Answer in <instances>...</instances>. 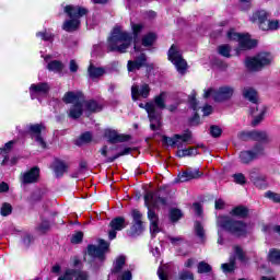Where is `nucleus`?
Listing matches in <instances>:
<instances>
[{
    "label": "nucleus",
    "mask_w": 280,
    "mask_h": 280,
    "mask_svg": "<svg viewBox=\"0 0 280 280\" xmlns=\"http://www.w3.org/2000/svg\"><path fill=\"white\" fill-rule=\"evenodd\" d=\"M132 223L131 228L127 231L129 237H139L145 231V224L143 223V214L139 211H133L131 213Z\"/></svg>",
    "instance_id": "11"
},
{
    "label": "nucleus",
    "mask_w": 280,
    "mask_h": 280,
    "mask_svg": "<svg viewBox=\"0 0 280 280\" xmlns=\"http://www.w3.org/2000/svg\"><path fill=\"white\" fill-rule=\"evenodd\" d=\"M234 254L235 257H237L242 261V264H246V261H248V258H246V254L244 253V249H242V247L234 246Z\"/></svg>",
    "instance_id": "45"
},
{
    "label": "nucleus",
    "mask_w": 280,
    "mask_h": 280,
    "mask_svg": "<svg viewBox=\"0 0 280 280\" xmlns=\"http://www.w3.org/2000/svg\"><path fill=\"white\" fill-rule=\"evenodd\" d=\"M148 62V58L145 54H141L140 56L136 57L135 60H129L127 63V69L129 73H137L141 67H145Z\"/></svg>",
    "instance_id": "19"
},
{
    "label": "nucleus",
    "mask_w": 280,
    "mask_h": 280,
    "mask_svg": "<svg viewBox=\"0 0 280 280\" xmlns=\"http://www.w3.org/2000/svg\"><path fill=\"white\" fill-rule=\"evenodd\" d=\"M109 247H110V243L101 238L98 240V246H95V245L88 246V255L93 259H101L102 261L106 253H108Z\"/></svg>",
    "instance_id": "14"
},
{
    "label": "nucleus",
    "mask_w": 280,
    "mask_h": 280,
    "mask_svg": "<svg viewBox=\"0 0 280 280\" xmlns=\"http://www.w3.org/2000/svg\"><path fill=\"white\" fill-rule=\"evenodd\" d=\"M165 100H167V93L161 92L153 98V102L145 104V112L148 113L151 130H160V128L163 126L162 110L167 108Z\"/></svg>",
    "instance_id": "1"
},
{
    "label": "nucleus",
    "mask_w": 280,
    "mask_h": 280,
    "mask_svg": "<svg viewBox=\"0 0 280 280\" xmlns=\"http://www.w3.org/2000/svg\"><path fill=\"white\" fill-rule=\"evenodd\" d=\"M180 280H194V273L191 271H182L179 272Z\"/></svg>",
    "instance_id": "54"
},
{
    "label": "nucleus",
    "mask_w": 280,
    "mask_h": 280,
    "mask_svg": "<svg viewBox=\"0 0 280 280\" xmlns=\"http://www.w3.org/2000/svg\"><path fill=\"white\" fill-rule=\"evenodd\" d=\"M63 102L66 104H80V102H84L82 100V93L80 92H67L63 95Z\"/></svg>",
    "instance_id": "28"
},
{
    "label": "nucleus",
    "mask_w": 280,
    "mask_h": 280,
    "mask_svg": "<svg viewBox=\"0 0 280 280\" xmlns=\"http://www.w3.org/2000/svg\"><path fill=\"white\" fill-rule=\"evenodd\" d=\"M150 91H152V89L148 83H142L141 85L133 84L131 86V98L133 102L141 100V97L142 100H148V97H150Z\"/></svg>",
    "instance_id": "15"
},
{
    "label": "nucleus",
    "mask_w": 280,
    "mask_h": 280,
    "mask_svg": "<svg viewBox=\"0 0 280 280\" xmlns=\"http://www.w3.org/2000/svg\"><path fill=\"white\" fill-rule=\"evenodd\" d=\"M83 106H85L86 110L90 113H100V110H102V105L97 104L95 101L83 102Z\"/></svg>",
    "instance_id": "38"
},
{
    "label": "nucleus",
    "mask_w": 280,
    "mask_h": 280,
    "mask_svg": "<svg viewBox=\"0 0 280 280\" xmlns=\"http://www.w3.org/2000/svg\"><path fill=\"white\" fill-rule=\"evenodd\" d=\"M38 178H40V168L34 166L22 175L21 183H23V185H32L38 183Z\"/></svg>",
    "instance_id": "16"
},
{
    "label": "nucleus",
    "mask_w": 280,
    "mask_h": 280,
    "mask_svg": "<svg viewBox=\"0 0 280 280\" xmlns=\"http://www.w3.org/2000/svg\"><path fill=\"white\" fill-rule=\"evenodd\" d=\"M82 143H89L91 141V139H93V136L91 135V132H85L80 137Z\"/></svg>",
    "instance_id": "59"
},
{
    "label": "nucleus",
    "mask_w": 280,
    "mask_h": 280,
    "mask_svg": "<svg viewBox=\"0 0 280 280\" xmlns=\"http://www.w3.org/2000/svg\"><path fill=\"white\" fill-rule=\"evenodd\" d=\"M32 242H34V237L30 236V235H25L23 238V244L24 246H30V244H32Z\"/></svg>",
    "instance_id": "64"
},
{
    "label": "nucleus",
    "mask_w": 280,
    "mask_h": 280,
    "mask_svg": "<svg viewBox=\"0 0 280 280\" xmlns=\"http://www.w3.org/2000/svg\"><path fill=\"white\" fill-rule=\"evenodd\" d=\"M202 113H203L205 117H209V115H211V113H213V107L211 105H206L202 108Z\"/></svg>",
    "instance_id": "61"
},
{
    "label": "nucleus",
    "mask_w": 280,
    "mask_h": 280,
    "mask_svg": "<svg viewBox=\"0 0 280 280\" xmlns=\"http://www.w3.org/2000/svg\"><path fill=\"white\" fill-rule=\"evenodd\" d=\"M109 226L114 231H124V229H126L128 226V223H126V218L116 217L110 221Z\"/></svg>",
    "instance_id": "32"
},
{
    "label": "nucleus",
    "mask_w": 280,
    "mask_h": 280,
    "mask_svg": "<svg viewBox=\"0 0 280 280\" xmlns=\"http://www.w3.org/2000/svg\"><path fill=\"white\" fill-rule=\"evenodd\" d=\"M218 51L220 56H223V58H231V46L229 45H221L218 47Z\"/></svg>",
    "instance_id": "47"
},
{
    "label": "nucleus",
    "mask_w": 280,
    "mask_h": 280,
    "mask_svg": "<svg viewBox=\"0 0 280 280\" xmlns=\"http://www.w3.org/2000/svg\"><path fill=\"white\" fill-rule=\"evenodd\" d=\"M176 154L179 159H184L185 156H196L198 154V149L196 148L179 149L177 150Z\"/></svg>",
    "instance_id": "36"
},
{
    "label": "nucleus",
    "mask_w": 280,
    "mask_h": 280,
    "mask_svg": "<svg viewBox=\"0 0 280 280\" xmlns=\"http://www.w3.org/2000/svg\"><path fill=\"white\" fill-rule=\"evenodd\" d=\"M88 73L92 80H97V78H102V75L106 73V70H104V68H97L93 65H90Z\"/></svg>",
    "instance_id": "33"
},
{
    "label": "nucleus",
    "mask_w": 280,
    "mask_h": 280,
    "mask_svg": "<svg viewBox=\"0 0 280 280\" xmlns=\"http://www.w3.org/2000/svg\"><path fill=\"white\" fill-rule=\"evenodd\" d=\"M211 270H213L212 267H211V265H209V264L206 262V261H200V262L198 264V266H197V272H198L199 275H207V273L211 272Z\"/></svg>",
    "instance_id": "41"
},
{
    "label": "nucleus",
    "mask_w": 280,
    "mask_h": 280,
    "mask_svg": "<svg viewBox=\"0 0 280 280\" xmlns=\"http://www.w3.org/2000/svg\"><path fill=\"white\" fill-rule=\"evenodd\" d=\"M255 155L253 154V151H243L240 153V161L244 165H248V163H253L255 161Z\"/></svg>",
    "instance_id": "35"
},
{
    "label": "nucleus",
    "mask_w": 280,
    "mask_h": 280,
    "mask_svg": "<svg viewBox=\"0 0 280 280\" xmlns=\"http://www.w3.org/2000/svg\"><path fill=\"white\" fill-rule=\"evenodd\" d=\"M194 233L197 240H199L200 244H205V242H207V231L200 221H195Z\"/></svg>",
    "instance_id": "25"
},
{
    "label": "nucleus",
    "mask_w": 280,
    "mask_h": 280,
    "mask_svg": "<svg viewBox=\"0 0 280 280\" xmlns=\"http://www.w3.org/2000/svg\"><path fill=\"white\" fill-rule=\"evenodd\" d=\"M234 94L235 88L231 85H223L219 89L209 88L207 90H203V98L209 100V97H212L214 102H229V100H231Z\"/></svg>",
    "instance_id": "6"
},
{
    "label": "nucleus",
    "mask_w": 280,
    "mask_h": 280,
    "mask_svg": "<svg viewBox=\"0 0 280 280\" xmlns=\"http://www.w3.org/2000/svg\"><path fill=\"white\" fill-rule=\"evenodd\" d=\"M250 139H254V141H259L260 143H270V136L266 131H250L249 132Z\"/></svg>",
    "instance_id": "30"
},
{
    "label": "nucleus",
    "mask_w": 280,
    "mask_h": 280,
    "mask_svg": "<svg viewBox=\"0 0 280 280\" xmlns=\"http://www.w3.org/2000/svg\"><path fill=\"white\" fill-rule=\"evenodd\" d=\"M254 155V159H259V156H264L265 148L261 144H256L253 150H249Z\"/></svg>",
    "instance_id": "46"
},
{
    "label": "nucleus",
    "mask_w": 280,
    "mask_h": 280,
    "mask_svg": "<svg viewBox=\"0 0 280 280\" xmlns=\"http://www.w3.org/2000/svg\"><path fill=\"white\" fill-rule=\"evenodd\" d=\"M144 205H147L149 210L161 209V207L167 205V199L163 197V190H158L155 192L148 191L144 195Z\"/></svg>",
    "instance_id": "10"
},
{
    "label": "nucleus",
    "mask_w": 280,
    "mask_h": 280,
    "mask_svg": "<svg viewBox=\"0 0 280 280\" xmlns=\"http://www.w3.org/2000/svg\"><path fill=\"white\" fill-rule=\"evenodd\" d=\"M180 218H183V212H180V211H171V213H170L171 221L178 222V220H180Z\"/></svg>",
    "instance_id": "53"
},
{
    "label": "nucleus",
    "mask_w": 280,
    "mask_h": 280,
    "mask_svg": "<svg viewBox=\"0 0 280 280\" xmlns=\"http://www.w3.org/2000/svg\"><path fill=\"white\" fill-rule=\"evenodd\" d=\"M132 43V35L121 30V26L114 27L110 37L108 38V50L126 54V49Z\"/></svg>",
    "instance_id": "2"
},
{
    "label": "nucleus",
    "mask_w": 280,
    "mask_h": 280,
    "mask_svg": "<svg viewBox=\"0 0 280 280\" xmlns=\"http://www.w3.org/2000/svg\"><path fill=\"white\" fill-rule=\"evenodd\" d=\"M105 139H107L109 143H124V141H128L127 136L119 135L117 131L110 129L105 130Z\"/></svg>",
    "instance_id": "24"
},
{
    "label": "nucleus",
    "mask_w": 280,
    "mask_h": 280,
    "mask_svg": "<svg viewBox=\"0 0 280 280\" xmlns=\"http://www.w3.org/2000/svg\"><path fill=\"white\" fill-rule=\"evenodd\" d=\"M124 266H126V257L119 256L114 264L108 280L115 279V277H117V280H132V272L129 269L124 270Z\"/></svg>",
    "instance_id": "8"
},
{
    "label": "nucleus",
    "mask_w": 280,
    "mask_h": 280,
    "mask_svg": "<svg viewBox=\"0 0 280 280\" xmlns=\"http://www.w3.org/2000/svg\"><path fill=\"white\" fill-rule=\"evenodd\" d=\"M28 130H30L31 135L34 136L35 141L38 142L40 148H47V142H45V140L40 136V132H43V130H45V125H43V124L30 125Z\"/></svg>",
    "instance_id": "20"
},
{
    "label": "nucleus",
    "mask_w": 280,
    "mask_h": 280,
    "mask_svg": "<svg viewBox=\"0 0 280 280\" xmlns=\"http://www.w3.org/2000/svg\"><path fill=\"white\" fill-rule=\"evenodd\" d=\"M158 277L160 280H167V275H165V266L158 269Z\"/></svg>",
    "instance_id": "57"
},
{
    "label": "nucleus",
    "mask_w": 280,
    "mask_h": 280,
    "mask_svg": "<svg viewBox=\"0 0 280 280\" xmlns=\"http://www.w3.org/2000/svg\"><path fill=\"white\" fill-rule=\"evenodd\" d=\"M168 240H170L171 244H173L174 246H178V244H182V242H183V237H180V236H176V237L170 236Z\"/></svg>",
    "instance_id": "60"
},
{
    "label": "nucleus",
    "mask_w": 280,
    "mask_h": 280,
    "mask_svg": "<svg viewBox=\"0 0 280 280\" xmlns=\"http://www.w3.org/2000/svg\"><path fill=\"white\" fill-rule=\"evenodd\" d=\"M12 145H14V141L7 142L4 148L0 149V154H8L12 150Z\"/></svg>",
    "instance_id": "56"
},
{
    "label": "nucleus",
    "mask_w": 280,
    "mask_h": 280,
    "mask_svg": "<svg viewBox=\"0 0 280 280\" xmlns=\"http://www.w3.org/2000/svg\"><path fill=\"white\" fill-rule=\"evenodd\" d=\"M189 141H191V131H186L183 135H174V137L170 138L167 136H163L162 137V142L165 145H171V148H178V150H180V148H183L184 143H189Z\"/></svg>",
    "instance_id": "13"
},
{
    "label": "nucleus",
    "mask_w": 280,
    "mask_h": 280,
    "mask_svg": "<svg viewBox=\"0 0 280 280\" xmlns=\"http://www.w3.org/2000/svg\"><path fill=\"white\" fill-rule=\"evenodd\" d=\"M279 27H280V22L278 20H272V21L267 20L266 25L262 24L264 32H268V30H271V31L279 30Z\"/></svg>",
    "instance_id": "42"
},
{
    "label": "nucleus",
    "mask_w": 280,
    "mask_h": 280,
    "mask_svg": "<svg viewBox=\"0 0 280 280\" xmlns=\"http://www.w3.org/2000/svg\"><path fill=\"white\" fill-rule=\"evenodd\" d=\"M69 69L71 71V73H77L79 67H78V62H75V60H70V65H69Z\"/></svg>",
    "instance_id": "62"
},
{
    "label": "nucleus",
    "mask_w": 280,
    "mask_h": 280,
    "mask_svg": "<svg viewBox=\"0 0 280 280\" xmlns=\"http://www.w3.org/2000/svg\"><path fill=\"white\" fill-rule=\"evenodd\" d=\"M148 218L150 222V233L154 237L158 233H161V228L159 226V214L155 211H149Z\"/></svg>",
    "instance_id": "22"
},
{
    "label": "nucleus",
    "mask_w": 280,
    "mask_h": 280,
    "mask_svg": "<svg viewBox=\"0 0 280 280\" xmlns=\"http://www.w3.org/2000/svg\"><path fill=\"white\" fill-rule=\"evenodd\" d=\"M217 226L224 229L234 237H244L248 233V226L242 221H237L232 217H218Z\"/></svg>",
    "instance_id": "4"
},
{
    "label": "nucleus",
    "mask_w": 280,
    "mask_h": 280,
    "mask_svg": "<svg viewBox=\"0 0 280 280\" xmlns=\"http://www.w3.org/2000/svg\"><path fill=\"white\" fill-rule=\"evenodd\" d=\"M201 176L202 172H200V170L188 168L178 175L175 183H187L188 180H194L196 178H200Z\"/></svg>",
    "instance_id": "17"
},
{
    "label": "nucleus",
    "mask_w": 280,
    "mask_h": 280,
    "mask_svg": "<svg viewBox=\"0 0 280 280\" xmlns=\"http://www.w3.org/2000/svg\"><path fill=\"white\" fill-rule=\"evenodd\" d=\"M233 178H234V182L237 183V185H244L246 183V177L242 173L234 174Z\"/></svg>",
    "instance_id": "52"
},
{
    "label": "nucleus",
    "mask_w": 280,
    "mask_h": 280,
    "mask_svg": "<svg viewBox=\"0 0 280 280\" xmlns=\"http://www.w3.org/2000/svg\"><path fill=\"white\" fill-rule=\"evenodd\" d=\"M249 20L252 23H258L260 30H264V25H266L268 21V12H266V10L256 11L253 13Z\"/></svg>",
    "instance_id": "23"
},
{
    "label": "nucleus",
    "mask_w": 280,
    "mask_h": 280,
    "mask_svg": "<svg viewBox=\"0 0 280 280\" xmlns=\"http://www.w3.org/2000/svg\"><path fill=\"white\" fill-rule=\"evenodd\" d=\"M214 209H217L218 211H222L226 209V203L222 199H217L214 202Z\"/></svg>",
    "instance_id": "55"
},
{
    "label": "nucleus",
    "mask_w": 280,
    "mask_h": 280,
    "mask_svg": "<svg viewBox=\"0 0 280 280\" xmlns=\"http://www.w3.org/2000/svg\"><path fill=\"white\" fill-rule=\"evenodd\" d=\"M228 38L230 40H237L240 49H253V47H257V40L250 39L249 35L236 33L234 30L228 32Z\"/></svg>",
    "instance_id": "12"
},
{
    "label": "nucleus",
    "mask_w": 280,
    "mask_h": 280,
    "mask_svg": "<svg viewBox=\"0 0 280 280\" xmlns=\"http://www.w3.org/2000/svg\"><path fill=\"white\" fill-rule=\"evenodd\" d=\"M240 8L242 10H250V0H240Z\"/></svg>",
    "instance_id": "58"
},
{
    "label": "nucleus",
    "mask_w": 280,
    "mask_h": 280,
    "mask_svg": "<svg viewBox=\"0 0 280 280\" xmlns=\"http://www.w3.org/2000/svg\"><path fill=\"white\" fill-rule=\"evenodd\" d=\"M36 36L37 38H42V40H54V35L47 31L38 32Z\"/></svg>",
    "instance_id": "49"
},
{
    "label": "nucleus",
    "mask_w": 280,
    "mask_h": 280,
    "mask_svg": "<svg viewBox=\"0 0 280 280\" xmlns=\"http://www.w3.org/2000/svg\"><path fill=\"white\" fill-rule=\"evenodd\" d=\"M31 98L36 100L43 95H47L49 93V84L47 83H38L32 84L30 88Z\"/></svg>",
    "instance_id": "21"
},
{
    "label": "nucleus",
    "mask_w": 280,
    "mask_h": 280,
    "mask_svg": "<svg viewBox=\"0 0 280 280\" xmlns=\"http://www.w3.org/2000/svg\"><path fill=\"white\" fill-rule=\"evenodd\" d=\"M82 113H84V102H79L70 107L69 117H71V119H80Z\"/></svg>",
    "instance_id": "27"
},
{
    "label": "nucleus",
    "mask_w": 280,
    "mask_h": 280,
    "mask_svg": "<svg viewBox=\"0 0 280 280\" xmlns=\"http://www.w3.org/2000/svg\"><path fill=\"white\" fill-rule=\"evenodd\" d=\"M132 149L130 148H125L122 151H120L118 154L114 155V156H109L106 159V163H113L114 161H117V159H119V156H126L128 154H130Z\"/></svg>",
    "instance_id": "44"
},
{
    "label": "nucleus",
    "mask_w": 280,
    "mask_h": 280,
    "mask_svg": "<svg viewBox=\"0 0 280 280\" xmlns=\"http://www.w3.org/2000/svg\"><path fill=\"white\" fill-rule=\"evenodd\" d=\"M46 69H48V71H52L54 73H60L62 69H65V63L59 60H52L48 62Z\"/></svg>",
    "instance_id": "34"
},
{
    "label": "nucleus",
    "mask_w": 280,
    "mask_h": 280,
    "mask_svg": "<svg viewBox=\"0 0 280 280\" xmlns=\"http://www.w3.org/2000/svg\"><path fill=\"white\" fill-rule=\"evenodd\" d=\"M271 62L272 55L260 52L255 57H247L245 59V67L247 71H261L264 67H268Z\"/></svg>",
    "instance_id": "7"
},
{
    "label": "nucleus",
    "mask_w": 280,
    "mask_h": 280,
    "mask_svg": "<svg viewBox=\"0 0 280 280\" xmlns=\"http://www.w3.org/2000/svg\"><path fill=\"white\" fill-rule=\"evenodd\" d=\"M145 26L141 23H131V31L133 34V43H135V51H140L139 46H137V40H139V36L143 33Z\"/></svg>",
    "instance_id": "26"
},
{
    "label": "nucleus",
    "mask_w": 280,
    "mask_h": 280,
    "mask_svg": "<svg viewBox=\"0 0 280 280\" xmlns=\"http://www.w3.org/2000/svg\"><path fill=\"white\" fill-rule=\"evenodd\" d=\"M221 268L223 272H233L235 270V259H232L230 262L222 264Z\"/></svg>",
    "instance_id": "48"
},
{
    "label": "nucleus",
    "mask_w": 280,
    "mask_h": 280,
    "mask_svg": "<svg viewBox=\"0 0 280 280\" xmlns=\"http://www.w3.org/2000/svg\"><path fill=\"white\" fill-rule=\"evenodd\" d=\"M51 229V224L49 221H42L40 224L37 225L36 231L39 235H45V233H49Z\"/></svg>",
    "instance_id": "40"
},
{
    "label": "nucleus",
    "mask_w": 280,
    "mask_h": 280,
    "mask_svg": "<svg viewBox=\"0 0 280 280\" xmlns=\"http://www.w3.org/2000/svg\"><path fill=\"white\" fill-rule=\"evenodd\" d=\"M42 198H43V195L40 194V191H36L31 196L32 202H36V201L40 200Z\"/></svg>",
    "instance_id": "63"
},
{
    "label": "nucleus",
    "mask_w": 280,
    "mask_h": 280,
    "mask_svg": "<svg viewBox=\"0 0 280 280\" xmlns=\"http://www.w3.org/2000/svg\"><path fill=\"white\" fill-rule=\"evenodd\" d=\"M210 135L211 137H214V138H218L222 135V128L215 126V125H212L210 127Z\"/></svg>",
    "instance_id": "51"
},
{
    "label": "nucleus",
    "mask_w": 280,
    "mask_h": 280,
    "mask_svg": "<svg viewBox=\"0 0 280 280\" xmlns=\"http://www.w3.org/2000/svg\"><path fill=\"white\" fill-rule=\"evenodd\" d=\"M65 12L71 20H67L63 23L62 30H65V32H75V30L80 27V19L86 15L89 11L82 7L67 5Z\"/></svg>",
    "instance_id": "5"
},
{
    "label": "nucleus",
    "mask_w": 280,
    "mask_h": 280,
    "mask_svg": "<svg viewBox=\"0 0 280 280\" xmlns=\"http://www.w3.org/2000/svg\"><path fill=\"white\" fill-rule=\"evenodd\" d=\"M268 200H270L271 202H275L276 205H280V194L279 192H275L272 190H268L265 192L264 195Z\"/></svg>",
    "instance_id": "43"
},
{
    "label": "nucleus",
    "mask_w": 280,
    "mask_h": 280,
    "mask_svg": "<svg viewBox=\"0 0 280 280\" xmlns=\"http://www.w3.org/2000/svg\"><path fill=\"white\" fill-rule=\"evenodd\" d=\"M156 40V34L148 33L142 37L143 47H152Z\"/></svg>",
    "instance_id": "39"
},
{
    "label": "nucleus",
    "mask_w": 280,
    "mask_h": 280,
    "mask_svg": "<svg viewBox=\"0 0 280 280\" xmlns=\"http://www.w3.org/2000/svg\"><path fill=\"white\" fill-rule=\"evenodd\" d=\"M84 238V233L82 232H75L72 237H71V243L72 244H80L82 240Z\"/></svg>",
    "instance_id": "50"
},
{
    "label": "nucleus",
    "mask_w": 280,
    "mask_h": 280,
    "mask_svg": "<svg viewBox=\"0 0 280 280\" xmlns=\"http://www.w3.org/2000/svg\"><path fill=\"white\" fill-rule=\"evenodd\" d=\"M168 60L176 67L178 73H185L187 71V61L183 59V52L178 45L173 44L168 49Z\"/></svg>",
    "instance_id": "9"
},
{
    "label": "nucleus",
    "mask_w": 280,
    "mask_h": 280,
    "mask_svg": "<svg viewBox=\"0 0 280 280\" xmlns=\"http://www.w3.org/2000/svg\"><path fill=\"white\" fill-rule=\"evenodd\" d=\"M52 168L57 178H60L65 175V173H67V170H69V165H67L62 160H55Z\"/></svg>",
    "instance_id": "29"
},
{
    "label": "nucleus",
    "mask_w": 280,
    "mask_h": 280,
    "mask_svg": "<svg viewBox=\"0 0 280 280\" xmlns=\"http://www.w3.org/2000/svg\"><path fill=\"white\" fill-rule=\"evenodd\" d=\"M249 178L256 187H261V183H266V176L259 175V168H252L249 171Z\"/></svg>",
    "instance_id": "31"
},
{
    "label": "nucleus",
    "mask_w": 280,
    "mask_h": 280,
    "mask_svg": "<svg viewBox=\"0 0 280 280\" xmlns=\"http://www.w3.org/2000/svg\"><path fill=\"white\" fill-rule=\"evenodd\" d=\"M268 259L270 264H273V266H280V249H270Z\"/></svg>",
    "instance_id": "37"
},
{
    "label": "nucleus",
    "mask_w": 280,
    "mask_h": 280,
    "mask_svg": "<svg viewBox=\"0 0 280 280\" xmlns=\"http://www.w3.org/2000/svg\"><path fill=\"white\" fill-rule=\"evenodd\" d=\"M243 97L252 102L254 106L250 108V113L254 117L252 121V126H259L260 121H264V117H266V107L258 102L259 96L257 95V91L253 88H244L243 89Z\"/></svg>",
    "instance_id": "3"
},
{
    "label": "nucleus",
    "mask_w": 280,
    "mask_h": 280,
    "mask_svg": "<svg viewBox=\"0 0 280 280\" xmlns=\"http://www.w3.org/2000/svg\"><path fill=\"white\" fill-rule=\"evenodd\" d=\"M58 280H89V273L83 270L68 269Z\"/></svg>",
    "instance_id": "18"
}]
</instances>
